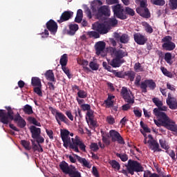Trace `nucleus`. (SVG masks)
Here are the masks:
<instances>
[{
    "mask_svg": "<svg viewBox=\"0 0 177 177\" xmlns=\"http://www.w3.org/2000/svg\"><path fill=\"white\" fill-rule=\"evenodd\" d=\"M23 111L25 114H28V115H31V114L34 113V111H32V106L29 104H26L24 106Z\"/></svg>",
    "mask_w": 177,
    "mask_h": 177,
    "instance_id": "obj_32",
    "label": "nucleus"
},
{
    "mask_svg": "<svg viewBox=\"0 0 177 177\" xmlns=\"http://www.w3.org/2000/svg\"><path fill=\"white\" fill-rule=\"evenodd\" d=\"M134 41L138 44V45H145L147 42V38L145 35L140 34V32H137L133 35Z\"/></svg>",
    "mask_w": 177,
    "mask_h": 177,
    "instance_id": "obj_19",
    "label": "nucleus"
},
{
    "mask_svg": "<svg viewBox=\"0 0 177 177\" xmlns=\"http://www.w3.org/2000/svg\"><path fill=\"white\" fill-rule=\"evenodd\" d=\"M140 81H142V76L137 75L136 77V80H135L134 84L136 86H140V84H141Z\"/></svg>",
    "mask_w": 177,
    "mask_h": 177,
    "instance_id": "obj_56",
    "label": "nucleus"
},
{
    "mask_svg": "<svg viewBox=\"0 0 177 177\" xmlns=\"http://www.w3.org/2000/svg\"><path fill=\"white\" fill-rule=\"evenodd\" d=\"M109 164L110 165H111L113 169H117L118 171H120V169L121 168V165H120V163L117 162V160H113L109 162Z\"/></svg>",
    "mask_w": 177,
    "mask_h": 177,
    "instance_id": "obj_37",
    "label": "nucleus"
},
{
    "mask_svg": "<svg viewBox=\"0 0 177 177\" xmlns=\"http://www.w3.org/2000/svg\"><path fill=\"white\" fill-rule=\"evenodd\" d=\"M30 133H32V139H35V138H38L41 135V129L35 127V126H31L30 127Z\"/></svg>",
    "mask_w": 177,
    "mask_h": 177,
    "instance_id": "obj_24",
    "label": "nucleus"
},
{
    "mask_svg": "<svg viewBox=\"0 0 177 177\" xmlns=\"http://www.w3.org/2000/svg\"><path fill=\"white\" fill-rule=\"evenodd\" d=\"M144 26L145 27V31L147 32H149V34H152L153 28L151 27V26H150V24H149V23H147V22H145Z\"/></svg>",
    "mask_w": 177,
    "mask_h": 177,
    "instance_id": "obj_52",
    "label": "nucleus"
},
{
    "mask_svg": "<svg viewBox=\"0 0 177 177\" xmlns=\"http://www.w3.org/2000/svg\"><path fill=\"white\" fill-rule=\"evenodd\" d=\"M136 12L143 17L144 19H150L151 17V14L150 10L147 8V6L145 7H138L136 10Z\"/></svg>",
    "mask_w": 177,
    "mask_h": 177,
    "instance_id": "obj_13",
    "label": "nucleus"
},
{
    "mask_svg": "<svg viewBox=\"0 0 177 177\" xmlns=\"http://www.w3.org/2000/svg\"><path fill=\"white\" fill-rule=\"evenodd\" d=\"M73 15L74 12L72 11H64L61 15L59 19H58L57 21L59 24H62V23H64V21H68V20H70Z\"/></svg>",
    "mask_w": 177,
    "mask_h": 177,
    "instance_id": "obj_18",
    "label": "nucleus"
},
{
    "mask_svg": "<svg viewBox=\"0 0 177 177\" xmlns=\"http://www.w3.org/2000/svg\"><path fill=\"white\" fill-rule=\"evenodd\" d=\"M21 145L24 147L26 150H31V147L30 146L29 141H27L26 140H21Z\"/></svg>",
    "mask_w": 177,
    "mask_h": 177,
    "instance_id": "obj_43",
    "label": "nucleus"
},
{
    "mask_svg": "<svg viewBox=\"0 0 177 177\" xmlns=\"http://www.w3.org/2000/svg\"><path fill=\"white\" fill-rule=\"evenodd\" d=\"M82 66H83L84 71L91 72V69L88 67V61L83 59L81 62Z\"/></svg>",
    "mask_w": 177,
    "mask_h": 177,
    "instance_id": "obj_48",
    "label": "nucleus"
},
{
    "mask_svg": "<svg viewBox=\"0 0 177 177\" xmlns=\"http://www.w3.org/2000/svg\"><path fill=\"white\" fill-rule=\"evenodd\" d=\"M6 110L0 109V122L4 124L5 125H8L9 122H10V120H13V110H12V107L6 106Z\"/></svg>",
    "mask_w": 177,
    "mask_h": 177,
    "instance_id": "obj_5",
    "label": "nucleus"
},
{
    "mask_svg": "<svg viewBox=\"0 0 177 177\" xmlns=\"http://www.w3.org/2000/svg\"><path fill=\"white\" fill-rule=\"evenodd\" d=\"M159 143L162 149H165V150H168V149H169V147L167 145V141H165L164 139L159 140Z\"/></svg>",
    "mask_w": 177,
    "mask_h": 177,
    "instance_id": "obj_51",
    "label": "nucleus"
},
{
    "mask_svg": "<svg viewBox=\"0 0 177 177\" xmlns=\"http://www.w3.org/2000/svg\"><path fill=\"white\" fill-rule=\"evenodd\" d=\"M89 67L93 71H97V70H99V64L95 62H91L89 63Z\"/></svg>",
    "mask_w": 177,
    "mask_h": 177,
    "instance_id": "obj_47",
    "label": "nucleus"
},
{
    "mask_svg": "<svg viewBox=\"0 0 177 177\" xmlns=\"http://www.w3.org/2000/svg\"><path fill=\"white\" fill-rule=\"evenodd\" d=\"M33 139H35L37 143H38L39 145H40V143H44V142H45V139H44V137L41 136V135L37 138H35Z\"/></svg>",
    "mask_w": 177,
    "mask_h": 177,
    "instance_id": "obj_62",
    "label": "nucleus"
},
{
    "mask_svg": "<svg viewBox=\"0 0 177 177\" xmlns=\"http://www.w3.org/2000/svg\"><path fill=\"white\" fill-rule=\"evenodd\" d=\"M61 138L64 143V147L67 149L69 145V149L75 151V153H80V149L78 147L80 146V143H81V140L78 136H76L75 138H70V131L67 129L61 131Z\"/></svg>",
    "mask_w": 177,
    "mask_h": 177,
    "instance_id": "obj_2",
    "label": "nucleus"
},
{
    "mask_svg": "<svg viewBox=\"0 0 177 177\" xmlns=\"http://www.w3.org/2000/svg\"><path fill=\"white\" fill-rule=\"evenodd\" d=\"M90 149L93 151H97V150H99V145H97V143L96 142H91L90 145Z\"/></svg>",
    "mask_w": 177,
    "mask_h": 177,
    "instance_id": "obj_54",
    "label": "nucleus"
},
{
    "mask_svg": "<svg viewBox=\"0 0 177 177\" xmlns=\"http://www.w3.org/2000/svg\"><path fill=\"white\" fill-rule=\"evenodd\" d=\"M53 111H55V120L59 125H62V122L64 124H68V118L63 114L62 112L56 111V109H53Z\"/></svg>",
    "mask_w": 177,
    "mask_h": 177,
    "instance_id": "obj_16",
    "label": "nucleus"
},
{
    "mask_svg": "<svg viewBox=\"0 0 177 177\" xmlns=\"http://www.w3.org/2000/svg\"><path fill=\"white\" fill-rule=\"evenodd\" d=\"M169 6L171 10H176L177 9V0H169Z\"/></svg>",
    "mask_w": 177,
    "mask_h": 177,
    "instance_id": "obj_41",
    "label": "nucleus"
},
{
    "mask_svg": "<svg viewBox=\"0 0 177 177\" xmlns=\"http://www.w3.org/2000/svg\"><path fill=\"white\" fill-rule=\"evenodd\" d=\"M134 70L136 73H142L145 71V68L142 66V64H140V63L137 62L134 65Z\"/></svg>",
    "mask_w": 177,
    "mask_h": 177,
    "instance_id": "obj_38",
    "label": "nucleus"
},
{
    "mask_svg": "<svg viewBox=\"0 0 177 177\" xmlns=\"http://www.w3.org/2000/svg\"><path fill=\"white\" fill-rule=\"evenodd\" d=\"M46 28L50 31V34L53 35H55L56 32H57V23L53 19H50L46 24Z\"/></svg>",
    "mask_w": 177,
    "mask_h": 177,
    "instance_id": "obj_15",
    "label": "nucleus"
},
{
    "mask_svg": "<svg viewBox=\"0 0 177 177\" xmlns=\"http://www.w3.org/2000/svg\"><path fill=\"white\" fill-rule=\"evenodd\" d=\"M147 143L149 145V148L153 151H162V150L160 149V144H158L157 140H148Z\"/></svg>",
    "mask_w": 177,
    "mask_h": 177,
    "instance_id": "obj_22",
    "label": "nucleus"
},
{
    "mask_svg": "<svg viewBox=\"0 0 177 177\" xmlns=\"http://www.w3.org/2000/svg\"><path fill=\"white\" fill-rule=\"evenodd\" d=\"M93 113H94L93 110L90 109L89 111H87L86 114V120H88H88L89 121H91V124L92 125H93V117H94Z\"/></svg>",
    "mask_w": 177,
    "mask_h": 177,
    "instance_id": "obj_33",
    "label": "nucleus"
},
{
    "mask_svg": "<svg viewBox=\"0 0 177 177\" xmlns=\"http://www.w3.org/2000/svg\"><path fill=\"white\" fill-rule=\"evenodd\" d=\"M110 138L111 139V142H118L119 145H125V141L124 140V138L121 136V134L115 130L109 131Z\"/></svg>",
    "mask_w": 177,
    "mask_h": 177,
    "instance_id": "obj_10",
    "label": "nucleus"
},
{
    "mask_svg": "<svg viewBox=\"0 0 177 177\" xmlns=\"http://www.w3.org/2000/svg\"><path fill=\"white\" fill-rule=\"evenodd\" d=\"M153 5H156V6H164L165 5V0H151Z\"/></svg>",
    "mask_w": 177,
    "mask_h": 177,
    "instance_id": "obj_44",
    "label": "nucleus"
},
{
    "mask_svg": "<svg viewBox=\"0 0 177 177\" xmlns=\"http://www.w3.org/2000/svg\"><path fill=\"white\" fill-rule=\"evenodd\" d=\"M152 102L156 106H158V109L160 107V106H162L163 104L162 101H160L158 97H153L152 99Z\"/></svg>",
    "mask_w": 177,
    "mask_h": 177,
    "instance_id": "obj_50",
    "label": "nucleus"
},
{
    "mask_svg": "<svg viewBox=\"0 0 177 177\" xmlns=\"http://www.w3.org/2000/svg\"><path fill=\"white\" fill-rule=\"evenodd\" d=\"M62 71H64V73H66V75H67V77H68V78H71V77H70V75H71L70 74V70H69L67 67H66V66H62Z\"/></svg>",
    "mask_w": 177,
    "mask_h": 177,
    "instance_id": "obj_63",
    "label": "nucleus"
},
{
    "mask_svg": "<svg viewBox=\"0 0 177 177\" xmlns=\"http://www.w3.org/2000/svg\"><path fill=\"white\" fill-rule=\"evenodd\" d=\"M116 157L120 158L121 161L125 162V161H128V155L122 154V153H116Z\"/></svg>",
    "mask_w": 177,
    "mask_h": 177,
    "instance_id": "obj_49",
    "label": "nucleus"
},
{
    "mask_svg": "<svg viewBox=\"0 0 177 177\" xmlns=\"http://www.w3.org/2000/svg\"><path fill=\"white\" fill-rule=\"evenodd\" d=\"M78 24H74L69 25V30L67 31L68 35H75V32L78 31Z\"/></svg>",
    "mask_w": 177,
    "mask_h": 177,
    "instance_id": "obj_27",
    "label": "nucleus"
},
{
    "mask_svg": "<svg viewBox=\"0 0 177 177\" xmlns=\"http://www.w3.org/2000/svg\"><path fill=\"white\" fill-rule=\"evenodd\" d=\"M157 87V84L153 80H145L140 84V89L142 93H147V88H149L151 91H154Z\"/></svg>",
    "mask_w": 177,
    "mask_h": 177,
    "instance_id": "obj_8",
    "label": "nucleus"
},
{
    "mask_svg": "<svg viewBox=\"0 0 177 177\" xmlns=\"http://www.w3.org/2000/svg\"><path fill=\"white\" fill-rule=\"evenodd\" d=\"M122 96L127 103L133 104L135 103V98L133 94L131 91H128L126 87H122L121 91Z\"/></svg>",
    "mask_w": 177,
    "mask_h": 177,
    "instance_id": "obj_9",
    "label": "nucleus"
},
{
    "mask_svg": "<svg viewBox=\"0 0 177 177\" xmlns=\"http://www.w3.org/2000/svg\"><path fill=\"white\" fill-rule=\"evenodd\" d=\"M109 52L111 56H115V58L121 60L123 57L128 56V53L122 50H117L115 47H109Z\"/></svg>",
    "mask_w": 177,
    "mask_h": 177,
    "instance_id": "obj_12",
    "label": "nucleus"
},
{
    "mask_svg": "<svg viewBox=\"0 0 177 177\" xmlns=\"http://www.w3.org/2000/svg\"><path fill=\"white\" fill-rule=\"evenodd\" d=\"M87 35H88L89 38H100V34L96 31H89L87 32Z\"/></svg>",
    "mask_w": 177,
    "mask_h": 177,
    "instance_id": "obj_39",
    "label": "nucleus"
},
{
    "mask_svg": "<svg viewBox=\"0 0 177 177\" xmlns=\"http://www.w3.org/2000/svg\"><path fill=\"white\" fill-rule=\"evenodd\" d=\"M153 113L158 118V120L156 119L153 120L154 123L158 127H164L166 129L174 132V135L177 136V127L175 125V122L171 120L168 115H167V113L162 111H159L157 108H155L153 110Z\"/></svg>",
    "mask_w": 177,
    "mask_h": 177,
    "instance_id": "obj_1",
    "label": "nucleus"
},
{
    "mask_svg": "<svg viewBox=\"0 0 177 177\" xmlns=\"http://www.w3.org/2000/svg\"><path fill=\"white\" fill-rule=\"evenodd\" d=\"M124 13L127 16L128 15L129 16H135V10L133 9L129 8V7H125L124 8Z\"/></svg>",
    "mask_w": 177,
    "mask_h": 177,
    "instance_id": "obj_42",
    "label": "nucleus"
},
{
    "mask_svg": "<svg viewBox=\"0 0 177 177\" xmlns=\"http://www.w3.org/2000/svg\"><path fill=\"white\" fill-rule=\"evenodd\" d=\"M121 44H128L129 42V36L127 34H122L119 39Z\"/></svg>",
    "mask_w": 177,
    "mask_h": 177,
    "instance_id": "obj_36",
    "label": "nucleus"
},
{
    "mask_svg": "<svg viewBox=\"0 0 177 177\" xmlns=\"http://www.w3.org/2000/svg\"><path fill=\"white\" fill-rule=\"evenodd\" d=\"M45 77L48 81H50L51 82H55V74L53 73V71L48 70L45 73Z\"/></svg>",
    "mask_w": 177,
    "mask_h": 177,
    "instance_id": "obj_28",
    "label": "nucleus"
},
{
    "mask_svg": "<svg viewBox=\"0 0 177 177\" xmlns=\"http://www.w3.org/2000/svg\"><path fill=\"white\" fill-rule=\"evenodd\" d=\"M112 73L115 77H117V78H125V73H122V71H117L113 70Z\"/></svg>",
    "mask_w": 177,
    "mask_h": 177,
    "instance_id": "obj_46",
    "label": "nucleus"
},
{
    "mask_svg": "<svg viewBox=\"0 0 177 177\" xmlns=\"http://www.w3.org/2000/svg\"><path fill=\"white\" fill-rule=\"evenodd\" d=\"M127 171L130 175H134L135 172H143L145 168L139 162L136 160H129L127 165H125Z\"/></svg>",
    "mask_w": 177,
    "mask_h": 177,
    "instance_id": "obj_4",
    "label": "nucleus"
},
{
    "mask_svg": "<svg viewBox=\"0 0 177 177\" xmlns=\"http://www.w3.org/2000/svg\"><path fill=\"white\" fill-rule=\"evenodd\" d=\"M80 107L83 111H88L91 110V105L89 104H83Z\"/></svg>",
    "mask_w": 177,
    "mask_h": 177,
    "instance_id": "obj_55",
    "label": "nucleus"
},
{
    "mask_svg": "<svg viewBox=\"0 0 177 177\" xmlns=\"http://www.w3.org/2000/svg\"><path fill=\"white\" fill-rule=\"evenodd\" d=\"M105 24H106L108 28L111 30V27H115L118 24V20L115 18H109L105 21Z\"/></svg>",
    "mask_w": 177,
    "mask_h": 177,
    "instance_id": "obj_25",
    "label": "nucleus"
},
{
    "mask_svg": "<svg viewBox=\"0 0 177 177\" xmlns=\"http://www.w3.org/2000/svg\"><path fill=\"white\" fill-rule=\"evenodd\" d=\"M125 76L128 77L131 82H133V81L135 80V77H136V73H135L133 71H126L124 72V77Z\"/></svg>",
    "mask_w": 177,
    "mask_h": 177,
    "instance_id": "obj_29",
    "label": "nucleus"
},
{
    "mask_svg": "<svg viewBox=\"0 0 177 177\" xmlns=\"http://www.w3.org/2000/svg\"><path fill=\"white\" fill-rule=\"evenodd\" d=\"M122 63H125L124 59H119L118 58H114L111 61L110 64L112 67L117 68L120 67Z\"/></svg>",
    "mask_w": 177,
    "mask_h": 177,
    "instance_id": "obj_26",
    "label": "nucleus"
},
{
    "mask_svg": "<svg viewBox=\"0 0 177 177\" xmlns=\"http://www.w3.org/2000/svg\"><path fill=\"white\" fill-rule=\"evenodd\" d=\"M111 8L114 17L120 19V20H127V19H128V16L125 14V8H124L121 4L112 6Z\"/></svg>",
    "mask_w": 177,
    "mask_h": 177,
    "instance_id": "obj_6",
    "label": "nucleus"
},
{
    "mask_svg": "<svg viewBox=\"0 0 177 177\" xmlns=\"http://www.w3.org/2000/svg\"><path fill=\"white\" fill-rule=\"evenodd\" d=\"M31 84L32 86H42V84H41V79L39 77H33L31 79Z\"/></svg>",
    "mask_w": 177,
    "mask_h": 177,
    "instance_id": "obj_31",
    "label": "nucleus"
},
{
    "mask_svg": "<svg viewBox=\"0 0 177 177\" xmlns=\"http://www.w3.org/2000/svg\"><path fill=\"white\" fill-rule=\"evenodd\" d=\"M103 16H110V9H109V6H102L98 8L96 17L97 19H101Z\"/></svg>",
    "mask_w": 177,
    "mask_h": 177,
    "instance_id": "obj_17",
    "label": "nucleus"
},
{
    "mask_svg": "<svg viewBox=\"0 0 177 177\" xmlns=\"http://www.w3.org/2000/svg\"><path fill=\"white\" fill-rule=\"evenodd\" d=\"M92 174L95 177H99V171H97V168H96V167H95V166L93 167Z\"/></svg>",
    "mask_w": 177,
    "mask_h": 177,
    "instance_id": "obj_64",
    "label": "nucleus"
},
{
    "mask_svg": "<svg viewBox=\"0 0 177 177\" xmlns=\"http://www.w3.org/2000/svg\"><path fill=\"white\" fill-rule=\"evenodd\" d=\"M77 96L78 97H80V99H86V97H88V93L84 90H79Z\"/></svg>",
    "mask_w": 177,
    "mask_h": 177,
    "instance_id": "obj_45",
    "label": "nucleus"
},
{
    "mask_svg": "<svg viewBox=\"0 0 177 177\" xmlns=\"http://www.w3.org/2000/svg\"><path fill=\"white\" fill-rule=\"evenodd\" d=\"M166 153L169 154V156L171 157V158L174 161H176V158H175V151H174L173 150H169V151H167Z\"/></svg>",
    "mask_w": 177,
    "mask_h": 177,
    "instance_id": "obj_57",
    "label": "nucleus"
},
{
    "mask_svg": "<svg viewBox=\"0 0 177 177\" xmlns=\"http://www.w3.org/2000/svg\"><path fill=\"white\" fill-rule=\"evenodd\" d=\"M160 70L162 74L166 77H168L169 78H174V74L169 72L167 68H165V67L161 66Z\"/></svg>",
    "mask_w": 177,
    "mask_h": 177,
    "instance_id": "obj_35",
    "label": "nucleus"
},
{
    "mask_svg": "<svg viewBox=\"0 0 177 177\" xmlns=\"http://www.w3.org/2000/svg\"><path fill=\"white\" fill-rule=\"evenodd\" d=\"M73 156H75V157L80 164H82L83 167L88 169L92 168V165H91V164L89 163V162H88V160H86V159H85L84 158H82L77 154H73Z\"/></svg>",
    "mask_w": 177,
    "mask_h": 177,
    "instance_id": "obj_23",
    "label": "nucleus"
},
{
    "mask_svg": "<svg viewBox=\"0 0 177 177\" xmlns=\"http://www.w3.org/2000/svg\"><path fill=\"white\" fill-rule=\"evenodd\" d=\"M95 48L96 55L100 56V54L104 51V49H106V42L97 41L95 45Z\"/></svg>",
    "mask_w": 177,
    "mask_h": 177,
    "instance_id": "obj_21",
    "label": "nucleus"
},
{
    "mask_svg": "<svg viewBox=\"0 0 177 177\" xmlns=\"http://www.w3.org/2000/svg\"><path fill=\"white\" fill-rule=\"evenodd\" d=\"M166 103L167 106H169V109H171V110H175L177 107V102L176 98L172 97L171 93H168L167 99L166 100Z\"/></svg>",
    "mask_w": 177,
    "mask_h": 177,
    "instance_id": "obj_20",
    "label": "nucleus"
},
{
    "mask_svg": "<svg viewBox=\"0 0 177 177\" xmlns=\"http://www.w3.org/2000/svg\"><path fill=\"white\" fill-rule=\"evenodd\" d=\"M106 121H107L108 124H110V125H113V124H114L115 122V120L111 115L107 116Z\"/></svg>",
    "mask_w": 177,
    "mask_h": 177,
    "instance_id": "obj_58",
    "label": "nucleus"
},
{
    "mask_svg": "<svg viewBox=\"0 0 177 177\" xmlns=\"http://www.w3.org/2000/svg\"><path fill=\"white\" fill-rule=\"evenodd\" d=\"M137 2L140 3V7L146 8L147 6V0H136Z\"/></svg>",
    "mask_w": 177,
    "mask_h": 177,
    "instance_id": "obj_59",
    "label": "nucleus"
},
{
    "mask_svg": "<svg viewBox=\"0 0 177 177\" xmlns=\"http://www.w3.org/2000/svg\"><path fill=\"white\" fill-rule=\"evenodd\" d=\"M10 120L15 121L19 128L23 129L27 125V122H26V120L21 118L20 113L16 114L12 117V119H10Z\"/></svg>",
    "mask_w": 177,
    "mask_h": 177,
    "instance_id": "obj_14",
    "label": "nucleus"
},
{
    "mask_svg": "<svg viewBox=\"0 0 177 177\" xmlns=\"http://www.w3.org/2000/svg\"><path fill=\"white\" fill-rule=\"evenodd\" d=\"M93 28L97 32H99L101 35H103L104 34H107L109 31H110V29L108 28L106 23H95L93 25Z\"/></svg>",
    "mask_w": 177,
    "mask_h": 177,
    "instance_id": "obj_11",
    "label": "nucleus"
},
{
    "mask_svg": "<svg viewBox=\"0 0 177 177\" xmlns=\"http://www.w3.org/2000/svg\"><path fill=\"white\" fill-rule=\"evenodd\" d=\"M59 168L64 174L68 175L70 177H82L81 173L77 170L75 167L73 165L68 166V163L64 160L59 163Z\"/></svg>",
    "mask_w": 177,
    "mask_h": 177,
    "instance_id": "obj_3",
    "label": "nucleus"
},
{
    "mask_svg": "<svg viewBox=\"0 0 177 177\" xmlns=\"http://www.w3.org/2000/svg\"><path fill=\"white\" fill-rule=\"evenodd\" d=\"M68 62V56L67 54H64L61 56L59 59V64H61L62 67L67 66V63Z\"/></svg>",
    "mask_w": 177,
    "mask_h": 177,
    "instance_id": "obj_30",
    "label": "nucleus"
},
{
    "mask_svg": "<svg viewBox=\"0 0 177 177\" xmlns=\"http://www.w3.org/2000/svg\"><path fill=\"white\" fill-rule=\"evenodd\" d=\"M28 121L30 124H33V125H35L36 127H41V123L38 121H37V119L35 118H32L31 116L28 118Z\"/></svg>",
    "mask_w": 177,
    "mask_h": 177,
    "instance_id": "obj_40",
    "label": "nucleus"
},
{
    "mask_svg": "<svg viewBox=\"0 0 177 177\" xmlns=\"http://www.w3.org/2000/svg\"><path fill=\"white\" fill-rule=\"evenodd\" d=\"M102 142L104 143V145H106V146H110V144L111 143V142L109 140V138L106 136L102 137Z\"/></svg>",
    "mask_w": 177,
    "mask_h": 177,
    "instance_id": "obj_61",
    "label": "nucleus"
},
{
    "mask_svg": "<svg viewBox=\"0 0 177 177\" xmlns=\"http://www.w3.org/2000/svg\"><path fill=\"white\" fill-rule=\"evenodd\" d=\"M162 48L163 50L171 51L176 48L175 43L172 41V37L168 35L162 39Z\"/></svg>",
    "mask_w": 177,
    "mask_h": 177,
    "instance_id": "obj_7",
    "label": "nucleus"
},
{
    "mask_svg": "<svg viewBox=\"0 0 177 177\" xmlns=\"http://www.w3.org/2000/svg\"><path fill=\"white\" fill-rule=\"evenodd\" d=\"M42 86H37L34 88V93H37L38 96H40V97H42V90H41Z\"/></svg>",
    "mask_w": 177,
    "mask_h": 177,
    "instance_id": "obj_53",
    "label": "nucleus"
},
{
    "mask_svg": "<svg viewBox=\"0 0 177 177\" xmlns=\"http://www.w3.org/2000/svg\"><path fill=\"white\" fill-rule=\"evenodd\" d=\"M65 114L71 121H74V116L73 115V113H71V111H66Z\"/></svg>",
    "mask_w": 177,
    "mask_h": 177,
    "instance_id": "obj_60",
    "label": "nucleus"
},
{
    "mask_svg": "<svg viewBox=\"0 0 177 177\" xmlns=\"http://www.w3.org/2000/svg\"><path fill=\"white\" fill-rule=\"evenodd\" d=\"M165 60L167 64L171 66L174 63V61H172V54L171 53H166L165 54Z\"/></svg>",
    "mask_w": 177,
    "mask_h": 177,
    "instance_id": "obj_34",
    "label": "nucleus"
}]
</instances>
